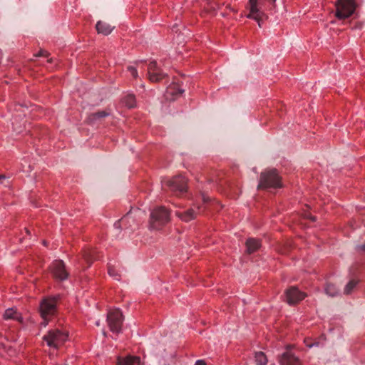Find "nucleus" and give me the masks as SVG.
Here are the masks:
<instances>
[{
    "mask_svg": "<svg viewBox=\"0 0 365 365\" xmlns=\"http://www.w3.org/2000/svg\"><path fill=\"white\" fill-rule=\"evenodd\" d=\"M58 296L46 297L40 304V314L43 319L41 326L46 327L51 317L56 312V303Z\"/></svg>",
    "mask_w": 365,
    "mask_h": 365,
    "instance_id": "f257e3e1",
    "label": "nucleus"
},
{
    "mask_svg": "<svg viewBox=\"0 0 365 365\" xmlns=\"http://www.w3.org/2000/svg\"><path fill=\"white\" fill-rule=\"evenodd\" d=\"M68 338L67 331L59 329H53L43 336V340L48 347L57 349L68 340Z\"/></svg>",
    "mask_w": 365,
    "mask_h": 365,
    "instance_id": "f03ea898",
    "label": "nucleus"
},
{
    "mask_svg": "<svg viewBox=\"0 0 365 365\" xmlns=\"http://www.w3.org/2000/svg\"><path fill=\"white\" fill-rule=\"evenodd\" d=\"M282 186L281 178L275 169L265 170L261 173L258 189L278 188Z\"/></svg>",
    "mask_w": 365,
    "mask_h": 365,
    "instance_id": "7ed1b4c3",
    "label": "nucleus"
},
{
    "mask_svg": "<svg viewBox=\"0 0 365 365\" xmlns=\"http://www.w3.org/2000/svg\"><path fill=\"white\" fill-rule=\"evenodd\" d=\"M170 220V214L164 207H159L150 213L149 228L151 230H158Z\"/></svg>",
    "mask_w": 365,
    "mask_h": 365,
    "instance_id": "20e7f679",
    "label": "nucleus"
},
{
    "mask_svg": "<svg viewBox=\"0 0 365 365\" xmlns=\"http://www.w3.org/2000/svg\"><path fill=\"white\" fill-rule=\"evenodd\" d=\"M123 321L122 312L118 309H113L108 312L107 322L110 330L113 333H120Z\"/></svg>",
    "mask_w": 365,
    "mask_h": 365,
    "instance_id": "39448f33",
    "label": "nucleus"
},
{
    "mask_svg": "<svg viewBox=\"0 0 365 365\" xmlns=\"http://www.w3.org/2000/svg\"><path fill=\"white\" fill-rule=\"evenodd\" d=\"M336 6V16L340 19L349 17L355 11V2L354 0H339Z\"/></svg>",
    "mask_w": 365,
    "mask_h": 365,
    "instance_id": "423d86ee",
    "label": "nucleus"
},
{
    "mask_svg": "<svg viewBox=\"0 0 365 365\" xmlns=\"http://www.w3.org/2000/svg\"><path fill=\"white\" fill-rule=\"evenodd\" d=\"M265 0H249L247 9L249 14L247 18L254 20H259L260 18H265L266 14L262 10V6Z\"/></svg>",
    "mask_w": 365,
    "mask_h": 365,
    "instance_id": "0eeeda50",
    "label": "nucleus"
},
{
    "mask_svg": "<svg viewBox=\"0 0 365 365\" xmlns=\"http://www.w3.org/2000/svg\"><path fill=\"white\" fill-rule=\"evenodd\" d=\"M164 185H166L174 192H179L180 193L186 191L187 181L182 176H176L172 179L165 180L163 181Z\"/></svg>",
    "mask_w": 365,
    "mask_h": 365,
    "instance_id": "6e6552de",
    "label": "nucleus"
},
{
    "mask_svg": "<svg viewBox=\"0 0 365 365\" xmlns=\"http://www.w3.org/2000/svg\"><path fill=\"white\" fill-rule=\"evenodd\" d=\"M306 296L305 293L299 291L296 287H292L285 291V300L290 305L299 302Z\"/></svg>",
    "mask_w": 365,
    "mask_h": 365,
    "instance_id": "1a4fd4ad",
    "label": "nucleus"
},
{
    "mask_svg": "<svg viewBox=\"0 0 365 365\" xmlns=\"http://www.w3.org/2000/svg\"><path fill=\"white\" fill-rule=\"evenodd\" d=\"M51 271L53 276L60 279L64 280L67 279L68 274L65 268V264L62 260H55L51 266Z\"/></svg>",
    "mask_w": 365,
    "mask_h": 365,
    "instance_id": "9d476101",
    "label": "nucleus"
},
{
    "mask_svg": "<svg viewBox=\"0 0 365 365\" xmlns=\"http://www.w3.org/2000/svg\"><path fill=\"white\" fill-rule=\"evenodd\" d=\"M148 76L150 81L158 82L164 78L165 74L161 72L157 63L155 61H152L148 66Z\"/></svg>",
    "mask_w": 365,
    "mask_h": 365,
    "instance_id": "9b49d317",
    "label": "nucleus"
},
{
    "mask_svg": "<svg viewBox=\"0 0 365 365\" xmlns=\"http://www.w3.org/2000/svg\"><path fill=\"white\" fill-rule=\"evenodd\" d=\"M298 362V358L292 352L286 351L281 356L279 363L282 365H294Z\"/></svg>",
    "mask_w": 365,
    "mask_h": 365,
    "instance_id": "f8f14e48",
    "label": "nucleus"
},
{
    "mask_svg": "<svg viewBox=\"0 0 365 365\" xmlns=\"http://www.w3.org/2000/svg\"><path fill=\"white\" fill-rule=\"evenodd\" d=\"M4 319H13L18 322H22V316L18 312L16 309L12 307L7 309L3 315Z\"/></svg>",
    "mask_w": 365,
    "mask_h": 365,
    "instance_id": "ddd939ff",
    "label": "nucleus"
},
{
    "mask_svg": "<svg viewBox=\"0 0 365 365\" xmlns=\"http://www.w3.org/2000/svg\"><path fill=\"white\" fill-rule=\"evenodd\" d=\"M175 215L182 221L189 222L196 217V211L193 208H190L184 212H176Z\"/></svg>",
    "mask_w": 365,
    "mask_h": 365,
    "instance_id": "4468645a",
    "label": "nucleus"
},
{
    "mask_svg": "<svg viewBox=\"0 0 365 365\" xmlns=\"http://www.w3.org/2000/svg\"><path fill=\"white\" fill-rule=\"evenodd\" d=\"M113 29L114 26H112L110 24L101 21H98V23L96 24V29L98 32L103 35L110 34L113 30Z\"/></svg>",
    "mask_w": 365,
    "mask_h": 365,
    "instance_id": "2eb2a0df",
    "label": "nucleus"
},
{
    "mask_svg": "<svg viewBox=\"0 0 365 365\" xmlns=\"http://www.w3.org/2000/svg\"><path fill=\"white\" fill-rule=\"evenodd\" d=\"M121 103L129 108H134L136 106L135 98L133 94L128 93L122 98Z\"/></svg>",
    "mask_w": 365,
    "mask_h": 365,
    "instance_id": "dca6fc26",
    "label": "nucleus"
},
{
    "mask_svg": "<svg viewBox=\"0 0 365 365\" xmlns=\"http://www.w3.org/2000/svg\"><path fill=\"white\" fill-rule=\"evenodd\" d=\"M246 247L247 252L249 253H252L259 248L260 243L257 240L250 238L247 240Z\"/></svg>",
    "mask_w": 365,
    "mask_h": 365,
    "instance_id": "f3484780",
    "label": "nucleus"
},
{
    "mask_svg": "<svg viewBox=\"0 0 365 365\" xmlns=\"http://www.w3.org/2000/svg\"><path fill=\"white\" fill-rule=\"evenodd\" d=\"M122 365H142L140 358L138 356H128L124 359H120Z\"/></svg>",
    "mask_w": 365,
    "mask_h": 365,
    "instance_id": "a211bd4d",
    "label": "nucleus"
},
{
    "mask_svg": "<svg viewBox=\"0 0 365 365\" xmlns=\"http://www.w3.org/2000/svg\"><path fill=\"white\" fill-rule=\"evenodd\" d=\"M131 221L133 222V219L131 217L130 214L128 213L120 220L115 222L114 227L117 230H120L122 226H125L126 223H130Z\"/></svg>",
    "mask_w": 365,
    "mask_h": 365,
    "instance_id": "6ab92c4d",
    "label": "nucleus"
},
{
    "mask_svg": "<svg viewBox=\"0 0 365 365\" xmlns=\"http://www.w3.org/2000/svg\"><path fill=\"white\" fill-rule=\"evenodd\" d=\"M255 361L256 365H267L268 361L266 355L263 352L259 351L255 355Z\"/></svg>",
    "mask_w": 365,
    "mask_h": 365,
    "instance_id": "aec40b11",
    "label": "nucleus"
},
{
    "mask_svg": "<svg viewBox=\"0 0 365 365\" xmlns=\"http://www.w3.org/2000/svg\"><path fill=\"white\" fill-rule=\"evenodd\" d=\"M184 92V90L177 88L175 86L173 87H170L168 88L166 91V98L170 100L175 99V98H170V96L176 95L179 96L181 95Z\"/></svg>",
    "mask_w": 365,
    "mask_h": 365,
    "instance_id": "412c9836",
    "label": "nucleus"
},
{
    "mask_svg": "<svg viewBox=\"0 0 365 365\" xmlns=\"http://www.w3.org/2000/svg\"><path fill=\"white\" fill-rule=\"evenodd\" d=\"M325 292L330 297H334L338 294L339 289L332 284H328L325 288Z\"/></svg>",
    "mask_w": 365,
    "mask_h": 365,
    "instance_id": "4be33fe9",
    "label": "nucleus"
},
{
    "mask_svg": "<svg viewBox=\"0 0 365 365\" xmlns=\"http://www.w3.org/2000/svg\"><path fill=\"white\" fill-rule=\"evenodd\" d=\"M358 282L356 280H354V279H352V280H350L347 284L346 285L345 288H344V294H350L352 290L354 289V288L356 286Z\"/></svg>",
    "mask_w": 365,
    "mask_h": 365,
    "instance_id": "5701e85b",
    "label": "nucleus"
},
{
    "mask_svg": "<svg viewBox=\"0 0 365 365\" xmlns=\"http://www.w3.org/2000/svg\"><path fill=\"white\" fill-rule=\"evenodd\" d=\"M108 274L110 277H113L116 280H119L120 279V275L118 274L117 271L114 268H113V267H109V269H108Z\"/></svg>",
    "mask_w": 365,
    "mask_h": 365,
    "instance_id": "b1692460",
    "label": "nucleus"
},
{
    "mask_svg": "<svg viewBox=\"0 0 365 365\" xmlns=\"http://www.w3.org/2000/svg\"><path fill=\"white\" fill-rule=\"evenodd\" d=\"M108 115V113L106 111H99L93 114V119H98L104 118Z\"/></svg>",
    "mask_w": 365,
    "mask_h": 365,
    "instance_id": "393cba45",
    "label": "nucleus"
},
{
    "mask_svg": "<svg viewBox=\"0 0 365 365\" xmlns=\"http://www.w3.org/2000/svg\"><path fill=\"white\" fill-rule=\"evenodd\" d=\"M128 71L130 73V74L134 77L137 78L138 76L137 68L134 66H130L128 67Z\"/></svg>",
    "mask_w": 365,
    "mask_h": 365,
    "instance_id": "a878e982",
    "label": "nucleus"
},
{
    "mask_svg": "<svg viewBox=\"0 0 365 365\" xmlns=\"http://www.w3.org/2000/svg\"><path fill=\"white\" fill-rule=\"evenodd\" d=\"M12 125H13V128H14L15 131H16L17 133H21V130L20 129V127L17 126V125H16V118H13V120H12Z\"/></svg>",
    "mask_w": 365,
    "mask_h": 365,
    "instance_id": "bb28decb",
    "label": "nucleus"
},
{
    "mask_svg": "<svg viewBox=\"0 0 365 365\" xmlns=\"http://www.w3.org/2000/svg\"><path fill=\"white\" fill-rule=\"evenodd\" d=\"M195 365H206V363L203 360H197Z\"/></svg>",
    "mask_w": 365,
    "mask_h": 365,
    "instance_id": "cd10ccee",
    "label": "nucleus"
},
{
    "mask_svg": "<svg viewBox=\"0 0 365 365\" xmlns=\"http://www.w3.org/2000/svg\"><path fill=\"white\" fill-rule=\"evenodd\" d=\"M202 200L204 202H206L210 200V197L206 196L205 194H202Z\"/></svg>",
    "mask_w": 365,
    "mask_h": 365,
    "instance_id": "c85d7f7f",
    "label": "nucleus"
},
{
    "mask_svg": "<svg viewBox=\"0 0 365 365\" xmlns=\"http://www.w3.org/2000/svg\"><path fill=\"white\" fill-rule=\"evenodd\" d=\"M357 248L359 250H365V243L364 245L357 246Z\"/></svg>",
    "mask_w": 365,
    "mask_h": 365,
    "instance_id": "c756f323",
    "label": "nucleus"
},
{
    "mask_svg": "<svg viewBox=\"0 0 365 365\" xmlns=\"http://www.w3.org/2000/svg\"><path fill=\"white\" fill-rule=\"evenodd\" d=\"M318 345H319L318 343H314V344H307V346L309 348H312V347H314V346H317Z\"/></svg>",
    "mask_w": 365,
    "mask_h": 365,
    "instance_id": "7c9ffc66",
    "label": "nucleus"
},
{
    "mask_svg": "<svg viewBox=\"0 0 365 365\" xmlns=\"http://www.w3.org/2000/svg\"><path fill=\"white\" fill-rule=\"evenodd\" d=\"M37 56H47L46 51H40Z\"/></svg>",
    "mask_w": 365,
    "mask_h": 365,
    "instance_id": "2f4dec72",
    "label": "nucleus"
},
{
    "mask_svg": "<svg viewBox=\"0 0 365 365\" xmlns=\"http://www.w3.org/2000/svg\"><path fill=\"white\" fill-rule=\"evenodd\" d=\"M264 19V18H260L259 20H255V21L257 22L258 26H259V27H261V26H262V25H261V21H262V19Z\"/></svg>",
    "mask_w": 365,
    "mask_h": 365,
    "instance_id": "473e14b6",
    "label": "nucleus"
},
{
    "mask_svg": "<svg viewBox=\"0 0 365 365\" xmlns=\"http://www.w3.org/2000/svg\"><path fill=\"white\" fill-rule=\"evenodd\" d=\"M6 179V176L5 175H0V182H2V180H4Z\"/></svg>",
    "mask_w": 365,
    "mask_h": 365,
    "instance_id": "72a5a7b5",
    "label": "nucleus"
},
{
    "mask_svg": "<svg viewBox=\"0 0 365 365\" xmlns=\"http://www.w3.org/2000/svg\"><path fill=\"white\" fill-rule=\"evenodd\" d=\"M117 365H122V362L120 361V359L119 358L118 360V364Z\"/></svg>",
    "mask_w": 365,
    "mask_h": 365,
    "instance_id": "f704fd0d",
    "label": "nucleus"
},
{
    "mask_svg": "<svg viewBox=\"0 0 365 365\" xmlns=\"http://www.w3.org/2000/svg\"><path fill=\"white\" fill-rule=\"evenodd\" d=\"M96 324L97 326H99V325H100V322H99V321H96Z\"/></svg>",
    "mask_w": 365,
    "mask_h": 365,
    "instance_id": "c9c22d12",
    "label": "nucleus"
},
{
    "mask_svg": "<svg viewBox=\"0 0 365 365\" xmlns=\"http://www.w3.org/2000/svg\"><path fill=\"white\" fill-rule=\"evenodd\" d=\"M311 219H312V220H313V221H314V220H315V217H311Z\"/></svg>",
    "mask_w": 365,
    "mask_h": 365,
    "instance_id": "e433bc0d",
    "label": "nucleus"
},
{
    "mask_svg": "<svg viewBox=\"0 0 365 365\" xmlns=\"http://www.w3.org/2000/svg\"><path fill=\"white\" fill-rule=\"evenodd\" d=\"M43 244L44 245H46V241H43Z\"/></svg>",
    "mask_w": 365,
    "mask_h": 365,
    "instance_id": "4c0bfd02",
    "label": "nucleus"
},
{
    "mask_svg": "<svg viewBox=\"0 0 365 365\" xmlns=\"http://www.w3.org/2000/svg\"><path fill=\"white\" fill-rule=\"evenodd\" d=\"M103 334L104 336H106V331H103Z\"/></svg>",
    "mask_w": 365,
    "mask_h": 365,
    "instance_id": "58836bf2",
    "label": "nucleus"
},
{
    "mask_svg": "<svg viewBox=\"0 0 365 365\" xmlns=\"http://www.w3.org/2000/svg\"><path fill=\"white\" fill-rule=\"evenodd\" d=\"M272 1L273 3H274V2L276 1V0H272Z\"/></svg>",
    "mask_w": 365,
    "mask_h": 365,
    "instance_id": "ea45409f",
    "label": "nucleus"
}]
</instances>
